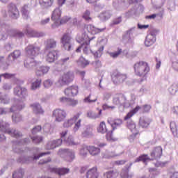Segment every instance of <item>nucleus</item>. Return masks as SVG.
<instances>
[{
	"label": "nucleus",
	"instance_id": "a878e982",
	"mask_svg": "<svg viewBox=\"0 0 178 178\" xmlns=\"http://www.w3.org/2000/svg\"><path fill=\"white\" fill-rule=\"evenodd\" d=\"M155 41H156V38L152 37L151 35H147L145 40V45L146 47H151V45H154V44H155Z\"/></svg>",
	"mask_w": 178,
	"mask_h": 178
},
{
	"label": "nucleus",
	"instance_id": "58836bf2",
	"mask_svg": "<svg viewBox=\"0 0 178 178\" xmlns=\"http://www.w3.org/2000/svg\"><path fill=\"white\" fill-rule=\"evenodd\" d=\"M177 90H178V85L176 83H174L170 87L169 92L171 93L172 95H175Z\"/></svg>",
	"mask_w": 178,
	"mask_h": 178
},
{
	"label": "nucleus",
	"instance_id": "f3484780",
	"mask_svg": "<svg viewBox=\"0 0 178 178\" xmlns=\"http://www.w3.org/2000/svg\"><path fill=\"white\" fill-rule=\"evenodd\" d=\"M9 13L10 16L13 19H17L19 17V10H17V7L15 4H10L9 7Z\"/></svg>",
	"mask_w": 178,
	"mask_h": 178
},
{
	"label": "nucleus",
	"instance_id": "dca6fc26",
	"mask_svg": "<svg viewBox=\"0 0 178 178\" xmlns=\"http://www.w3.org/2000/svg\"><path fill=\"white\" fill-rule=\"evenodd\" d=\"M62 145V139H57L56 140L49 141L47 146L46 149H54L57 147H60Z\"/></svg>",
	"mask_w": 178,
	"mask_h": 178
},
{
	"label": "nucleus",
	"instance_id": "79ce46f5",
	"mask_svg": "<svg viewBox=\"0 0 178 178\" xmlns=\"http://www.w3.org/2000/svg\"><path fill=\"white\" fill-rule=\"evenodd\" d=\"M29 6L28 5H24L21 10V12L22 13V15L25 17H29Z\"/></svg>",
	"mask_w": 178,
	"mask_h": 178
},
{
	"label": "nucleus",
	"instance_id": "2eb2a0df",
	"mask_svg": "<svg viewBox=\"0 0 178 178\" xmlns=\"http://www.w3.org/2000/svg\"><path fill=\"white\" fill-rule=\"evenodd\" d=\"M62 15V11L60 9L56 8L54 10L53 14L51 15V20L54 22L55 24H59L60 22V16Z\"/></svg>",
	"mask_w": 178,
	"mask_h": 178
},
{
	"label": "nucleus",
	"instance_id": "4c0bfd02",
	"mask_svg": "<svg viewBox=\"0 0 178 178\" xmlns=\"http://www.w3.org/2000/svg\"><path fill=\"white\" fill-rule=\"evenodd\" d=\"M74 159V153L72 151H69L65 156V161L72 162Z\"/></svg>",
	"mask_w": 178,
	"mask_h": 178
},
{
	"label": "nucleus",
	"instance_id": "20e7f679",
	"mask_svg": "<svg viewBox=\"0 0 178 178\" xmlns=\"http://www.w3.org/2000/svg\"><path fill=\"white\" fill-rule=\"evenodd\" d=\"M111 79L115 86H119V84H123L127 80V74L115 71L112 73Z\"/></svg>",
	"mask_w": 178,
	"mask_h": 178
},
{
	"label": "nucleus",
	"instance_id": "37998d69",
	"mask_svg": "<svg viewBox=\"0 0 178 178\" xmlns=\"http://www.w3.org/2000/svg\"><path fill=\"white\" fill-rule=\"evenodd\" d=\"M92 135V128L88 127L86 131L83 133V137H90V136Z\"/></svg>",
	"mask_w": 178,
	"mask_h": 178
},
{
	"label": "nucleus",
	"instance_id": "603ef678",
	"mask_svg": "<svg viewBox=\"0 0 178 178\" xmlns=\"http://www.w3.org/2000/svg\"><path fill=\"white\" fill-rule=\"evenodd\" d=\"M16 74H9V73H5L0 74V77H4V79H13V77H15Z\"/></svg>",
	"mask_w": 178,
	"mask_h": 178
},
{
	"label": "nucleus",
	"instance_id": "6ab92c4d",
	"mask_svg": "<svg viewBox=\"0 0 178 178\" xmlns=\"http://www.w3.org/2000/svg\"><path fill=\"white\" fill-rule=\"evenodd\" d=\"M80 118V113H76L72 118L69 119L63 123L64 127H71L74 124V122Z\"/></svg>",
	"mask_w": 178,
	"mask_h": 178
},
{
	"label": "nucleus",
	"instance_id": "13d9d810",
	"mask_svg": "<svg viewBox=\"0 0 178 178\" xmlns=\"http://www.w3.org/2000/svg\"><path fill=\"white\" fill-rule=\"evenodd\" d=\"M70 60V58L65 57L64 58H61L59 61L60 65H66Z\"/></svg>",
	"mask_w": 178,
	"mask_h": 178
},
{
	"label": "nucleus",
	"instance_id": "0eeeda50",
	"mask_svg": "<svg viewBox=\"0 0 178 178\" xmlns=\"http://www.w3.org/2000/svg\"><path fill=\"white\" fill-rule=\"evenodd\" d=\"M73 80H74V75H73V73L68 72L64 73L63 75L59 78L58 83L60 86H66V84H70Z\"/></svg>",
	"mask_w": 178,
	"mask_h": 178
},
{
	"label": "nucleus",
	"instance_id": "774afa93",
	"mask_svg": "<svg viewBox=\"0 0 178 178\" xmlns=\"http://www.w3.org/2000/svg\"><path fill=\"white\" fill-rule=\"evenodd\" d=\"M172 66V68L174 69V70H176L177 72H178V63L177 62H173Z\"/></svg>",
	"mask_w": 178,
	"mask_h": 178
},
{
	"label": "nucleus",
	"instance_id": "9b49d317",
	"mask_svg": "<svg viewBox=\"0 0 178 178\" xmlns=\"http://www.w3.org/2000/svg\"><path fill=\"white\" fill-rule=\"evenodd\" d=\"M58 59V51L52 50L49 51L46 54L45 60L49 63H52V62H55Z\"/></svg>",
	"mask_w": 178,
	"mask_h": 178
},
{
	"label": "nucleus",
	"instance_id": "c756f323",
	"mask_svg": "<svg viewBox=\"0 0 178 178\" xmlns=\"http://www.w3.org/2000/svg\"><path fill=\"white\" fill-rule=\"evenodd\" d=\"M49 72V67H40L38 68L35 72V74L38 76H42V74H45V73H48Z\"/></svg>",
	"mask_w": 178,
	"mask_h": 178
},
{
	"label": "nucleus",
	"instance_id": "72a5a7b5",
	"mask_svg": "<svg viewBox=\"0 0 178 178\" xmlns=\"http://www.w3.org/2000/svg\"><path fill=\"white\" fill-rule=\"evenodd\" d=\"M106 133V138L107 141H116V137L113 136V131H111V129H109V131H108V132Z\"/></svg>",
	"mask_w": 178,
	"mask_h": 178
},
{
	"label": "nucleus",
	"instance_id": "2f4dec72",
	"mask_svg": "<svg viewBox=\"0 0 178 178\" xmlns=\"http://www.w3.org/2000/svg\"><path fill=\"white\" fill-rule=\"evenodd\" d=\"M152 159L148 157V154H143L138 157L135 162H143V163H146L147 161H151Z\"/></svg>",
	"mask_w": 178,
	"mask_h": 178
},
{
	"label": "nucleus",
	"instance_id": "f704fd0d",
	"mask_svg": "<svg viewBox=\"0 0 178 178\" xmlns=\"http://www.w3.org/2000/svg\"><path fill=\"white\" fill-rule=\"evenodd\" d=\"M108 123L111 124L113 130H115V127H117V126H120V124L123 123V121L120 119H115L114 120L113 123H111V121L108 120Z\"/></svg>",
	"mask_w": 178,
	"mask_h": 178
},
{
	"label": "nucleus",
	"instance_id": "aec40b11",
	"mask_svg": "<svg viewBox=\"0 0 178 178\" xmlns=\"http://www.w3.org/2000/svg\"><path fill=\"white\" fill-rule=\"evenodd\" d=\"M151 124V120L145 117H142L139 120V126L143 129H147Z\"/></svg>",
	"mask_w": 178,
	"mask_h": 178
},
{
	"label": "nucleus",
	"instance_id": "052dcab7",
	"mask_svg": "<svg viewBox=\"0 0 178 178\" xmlns=\"http://www.w3.org/2000/svg\"><path fill=\"white\" fill-rule=\"evenodd\" d=\"M40 130H42L41 126H36L32 129V134H37V133L40 132Z\"/></svg>",
	"mask_w": 178,
	"mask_h": 178
},
{
	"label": "nucleus",
	"instance_id": "09e8293b",
	"mask_svg": "<svg viewBox=\"0 0 178 178\" xmlns=\"http://www.w3.org/2000/svg\"><path fill=\"white\" fill-rule=\"evenodd\" d=\"M79 104V100L76 99L70 98L68 100V104L70 106H76Z\"/></svg>",
	"mask_w": 178,
	"mask_h": 178
},
{
	"label": "nucleus",
	"instance_id": "f8f14e48",
	"mask_svg": "<svg viewBox=\"0 0 178 178\" xmlns=\"http://www.w3.org/2000/svg\"><path fill=\"white\" fill-rule=\"evenodd\" d=\"M162 147L157 146L154 147L152 152L150 153V156L152 157V160L158 159V158H161L162 156Z\"/></svg>",
	"mask_w": 178,
	"mask_h": 178
},
{
	"label": "nucleus",
	"instance_id": "ea45409f",
	"mask_svg": "<svg viewBox=\"0 0 178 178\" xmlns=\"http://www.w3.org/2000/svg\"><path fill=\"white\" fill-rule=\"evenodd\" d=\"M101 115H102V110H99L98 115H95V113L92 112L88 113V116H89V118H91L92 119H97L98 118H100Z\"/></svg>",
	"mask_w": 178,
	"mask_h": 178
},
{
	"label": "nucleus",
	"instance_id": "3c124183",
	"mask_svg": "<svg viewBox=\"0 0 178 178\" xmlns=\"http://www.w3.org/2000/svg\"><path fill=\"white\" fill-rule=\"evenodd\" d=\"M152 106L149 104H145L143 106V113H148L152 109Z\"/></svg>",
	"mask_w": 178,
	"mask_h": 178
},
{
	"label": "nucleus",
	"instance_id": "a18cd8bd",
	"mask_svg": "<svg viewBox=\"0 0 178 178\" xmlns=\"http://www.w3.org/2000/svg\"><path fill=\"white\" fill-rule=\"evenodd\" d=\"M66 141L68 145H77L79 144V143L74 142V139H73V136H68Z\"/></svg>",
	"mask_w": 178,
	"mask_h": 178
},
{
	"label": "nucleus",
	"instance_id": "864d4df0",
	"mask_svg": "<svg viewBox=\"0 0 178 178\" xmlns=\"http://www.w3.org/2000/svg\"><path fill=\"white\" fill-rule=\"evenodd\" d=\"M80 127H81V120H79L75 122V125L73 128L74 131H77Z\"/></svg>",
	"mask_w": 178,
	"mask_h": 178
},
{
	"label": "nucleus",
	"instance_id": "4be33fe9",
	"mask_svg": "<svg viewBox=\"0 0 178 178\" xmlns=\"http://www.w3.org/2000/svg\"><path fill=\"white\" fill-rule=\"evenodd\" d=\"M87 178H98V170L96 167H93L88 170L86 172Z\"/></svg>",
	"mask_w": 178,
	"mask_h": 178
},
{
	"label": "nucleus",
	"instance_id": "4d7b16f0",
	"mask_svg": "<svg viewBox=\"0 0 178 178\" xmlns=\"http://www.w3.org/2000/svg\"><path fill=\"white\" fill-rule=\"evenodd\" d=\"M13 59H17L22 55V53L19 50H15L14 52L11 54Z\"/></svg>",
	"mask_w": 178,
	"mask_h": 178
},
{
	"label": "nucleus",
	"instance_id": "ddd939ff",
	"mask_svg": "<svg viewBox=\"0 0 178 178\" xmlns=\"http://www.w3.org/2000/svg\"><path fill=\"white\" fill-rule=\"evenodd\" d=\"M85 29L88 33H92L93 34H99V33H104L106 30V27L102 29L95 28L94 26L89 24L85 26Z\"/></svg>",
	"mask_w": 178,
	"mask_h": 178
},
{
	"label": "nucleus",
	"instance_id": "de8ad7c7",
	"mask_svg": "<svg viewBox=\"0 0 178 178\" xmlns=\"http://www.w3.org/2000/svg\"><path fill=\"white\" fill-rule=\"evenodd\" d=\"M120 176L122 178H129L131 177V175H129V169L122 170Z\"/></svg>",
	"mask_w": 178,
	"mask_h": 178
},
{
	"label": "nucleus",
	"instance_id": "a19ab883",
	"mask_svg": "<svg viewBox=\"0 0 178 178\" xmlns=\"http://www.w3.org/2000/svg\"><path fill=\"white\" fill-rule=\"evenodd\" d=\"M41 86V80L37 79L35 82L32 83L31 89L37 90V88H40Z\"/></svg>",
	"mask_w": 178,
	"mask_h": 178
},
{
	"label": "nucleus",
	"instance_id": "412c9836",
	"mask_svg": "<svg viewBox=\"0 0 178 178\" xmlns=\"http://www.w3.org/2000/svg\"><path fill=\"white\" fill-rule=\"evenodd\" d=\"M25 34H27L28 37H35V38L44 37V33L37 32L36 31L30 30V29H27L25 31Z\"/></svg>",
	"mask_w": 178,
	"mask_h": 178
},
{
	"label": "nucleus",
	"instance_id": "7c9ffc66",
	"mask_svg": "<svg viewBox=\"0 0 178 178\" xmlns=\"http://www.w3.org/2000/svg\"><path fill=\"white\" fill-rule=\"evenodd\" d=\"M118 172L114 170H110L104 173V178H116L118 177Z\"/></svg>",
	"mask_w": 178,
	"mask_h": 178
},
{
	"label": "nucleus",
	"instance_id": "8fccbe9b",
	"mask_svg": "<svg viewBox=\"0 0 178 178\" xmlns=\"http://www.w3.org/2000/svg\"><path fill=\"white\" fill-rule=\"evenodd\" d=\"M23 170L15 172L13 174V178H22L23 177Z\"/></svg>",
	"mask_w": 178,
	"mask_h": 178
},
{
	"label": "nucleus",
	"instance_id": "5701e85b",
	"mask_svg": "<svg viewBox=\"0 0 178 178\" xmlns=\"http://www.w3.org/2000/svg\"><path fill=\"white\" fill-rule=\"evenodd\" d=\"M31 108H33V113L35 115H42L44 114V110L41 108V105L38 103H35L31 105Z\"/></svg>",
	"mask_w": 178,
	"mask_h": 178
},
{
	"label": "nucleus",
	"instance_id": "393cba45",
	"mask_svg": "<svg viewBox=\"0 0 178 178\" xmlns=\"http://www.w3.org/2000/svg\"><path fill=\"white\" fill-rule=\"evenodd\" d=\"M52 172L57 173L58 176H63V175L69 173L70 170L68 168H52Z\"/></svg>",
	"mask_w": 178,
	"mask_h": 178
},
{
	"label": "nucleus",
	"instance_id": "5fc2aeb1",
	"mask_svg": "<svg viewBox=\"0 0 178 178\" xmlns=\"http://www.w3.org/2000/svg\"><path fill=\"white\" fill-rule=\"evenodd\" d=\"M13 120L15 123H19V122H22V116H20V115H13Z\"/></svg>",
	"mask_w": 178,
	"mask_h": 178
},
{
	"label": "nucleus",
	"instance_id": "7ed1b4c3",
	"mask_svg": "<svg viewBox=\"0 0 178 178\" xmlns=\"http://www.w3.org/2000/svg\"><path fill=\"white\" fill-rule=\"evenodd\" d=\"M0 130L3 133H7L11 137H14L15 138H19V137H22V133L17 131L15 129H9V124L1 121L0 122Z\"/></svg>",
	"mask_w": 178,
	"mask_h": 178
},
{
	"label": "nucleus",
	"instance_id": "bf43d9fd",
	"mask_svg": "<svg viewBox=\"0 0 178 178\" xmlns=\"http://www.w3.org/2000/svg\"><path fill=\"white\" fill-rule=\"evenodd\" d=\"M158 34V31L156 29H152L149 31V33L147 35H151V37H154L156 38V35Z\"/></svg>",
	"mask_w": 178,
	"mask_h": 178
},
{
	"label": "nucleus",
	"instance_id": "6e6552de",
	"mask_svg": "<svg viewBox=\"0 0 178 178\" xmlns=\"http://www.w3.org/2000/svg\"><path fill=\"white\" fill-rule=\"evenodd\" d=\"M127 127L130 130L132 133L131 135V138H136L137 136L140 134V131L137 129V126L136 123L133 120H128L127 122Z\"/></svg>",
	"mask_w": 178,
	"mask_h": 178
},
{
	"label": "nucleus",
	"instance_id": "f257e3e1",
	"mask_svg": "<svg viewBox=\"0 0 178 178\" xmlns=\"http://www.w3.org/2000/svg\"><path fill=\"white\" fill-rule=\"evenodd\" d=\"M27 58L24 60L25 67L31 68L37 66V62L34 60L35 56L40 55L41 48L35 44H29L25 49Z\"/></svg>",
	"mask_w": 178,
	"mask_h": 178
},
{
	"label": "nucleus",
	"instance_id": "e433bc0d",
	"mask_svg": "<svg viewBox=\"0 0 178 178\" xmlns=\"http://www.w3.org/2000/svg\"><path fill=\"white\" fill-rule=\"evenodd\" d=\"M90 15L91 13H90V10H87L86 12L83 13L82 17L86 22H91V20H92V18L91 17Z\"/></svg>",
	"mask_w": 178,
	"mask_h": 178
},
{
	"label": "nucleus",
	"instance_id": "0e129e2a",
	"mask_svg": "<svg viewBox=\"0 0 178 178\" xmlns=\"http://www.w3.org/2000/svg\"><path fill=\"white\" fill-rule=\"evenodd\" d=\"M70 20V17H64L62 19H60V24H64V23H67Z\"/></svg>",
	"mask_w": 178,
	"mask_h": 178
},
{
	"label": "nucleus",
	"instance_id": "f03ea898",
	"mask_svg": "<svg viewBox=\"0 0 178 178\" xmlns=\"http://www.w3.org/2000/svg\"><path fill=\"white\" fill-rule=\"evenodd\" d=\"M133 67L134 74L138 77H142V79H147L148 73L151 72V67L147 61H138L134 64Z\"/></svg>",
	"mask_w": 178,
	"mask_h": 178
},
{
	"label": "nucleus",
	"instance_id": "49530a36",
	"mask_svg": "<svg viewBox=\"0 0 178 178\" xmlns=\"http://www.w3.org/2000/svg\"><path fill=\"white\" fill-rule=\"evenodd\" d=\"M31 140L34 144H40V143H42V137L41 136L31 137Z\"/></svg>",
	"mask_w": 178,
	"mask_h": 178
},
{
	"label": "nucleus",
	"instance_id": "69168bd1",
	"mask_svg": "<svg viewBox=\"0 0 178 178\" xmlns=\"http://www.w3.org/2000/svg\"><path fill=\"white\" fill-rule=\"evenodd\" d=\"M134 116V114L132 113V111L128 113L127 115L124 117V120H129V119H131Z\"/></svg>",
	"mask_w": 178,
	"mask_h": 178
},
{
	"label": "nucleus",
	"instance_id": "a211bd4d",
	"mask_svg": "<svg viewBox=\"0 0 178 178\" xmlns=\"http://www.w3.org/2000/svg\"><path fill=\"white\" fill-rule=\"evenodd\" d=\"M111 130V127L106 125L104 121L100 122L99 127H97L98 133H102V134H105V133H108Z\"/></svg>",
	"mask_w": 178,
	"mask_h": 178
},
{
	"label": "nucleus",
	"instance_id": "338daca9",
	"mask_svg": "<svg viewBox=\"0 0 178 178\" xmlns=\"http://www.w3.org/2000/svg\"><path fill=\"white\" fill-rule=\"evenodd\" d=\"M124 163H126L125 160H118V161H115V164L118 165H124Z\"/></svg>",
	"mask_w": 178,
	"mask_h": 178
},
{
	"label": "nucleus",
	"instance_id": "1a4fd4ad",
	"mask_svg": "<svg viewBox=\"0 0 178 178\" xmlns=\"http://www.w3.org/2000/svg\"><path fill=\"white\" fill-rule=\"evenodd\" d=\"M64 94L66 97H76L79 94V86L72 85L64 90Z\"/></svg>",
	"mask_w": 178,
	"mask_h": 178
},
{
	"label": "nucleus",
	"instance_id": "6e6d98bb",
	"mask_svg": "<svg viewBox=\"0 0 178 178\" xmlns=\"http://www.w3.org/2000/svg\"><path fill=\"white\" fill-rule=\"evenodd\" d=\"M52 84H54V83L49 79L44 81V86L45 87V88H49V87L52 86Z\"/></svg>",
	"mask_w": 178,
	"mask_h": 178
},
{
	"label": "nucleus",
	"instance_id": "c03bdc74",
	"mask_svg": "<svg viewBox=\"0 0 178 178\" xmlns=\"http://www.w3.org/2000/svg\"><path fill=\"white\" fill-rule=\"evenodd\" d=\"M122 52L123 51L122 50V49H118L117 51L111 52L109 54V55L111 58H118V56H119V55H120Z\"/></svg>",
	"mask_w": 178,
	"mask_h": 178
},
{
	"label": "nucleus",
	"instance_id": "473e14b6",
	"mask_svg": "<svg viewBox=\"0 0 178 178\" xmlns=\"http://www.w3.org/2000/svg\"><path fill=\"white\" fill-rule=\"evenodd\" d=\"M101 152V150L98 147H95L94 146H89V154L92 155L93 156L95 155H98Z\"/></svg>",
	"mask_w": 178,
	"mask_h": 178
},
{
	"label": "nucleus",
	"instance_id": "c9c22d12",
	"mask_svg": "<svg viewBox=\"0 0 178 178\" xmlns=\"http://www.w3.org/2000/svg\"><path fill=\"white\" fill-rule=\"evenodd\" d=\"M89 148L90 146H83L79 152L80 155H81V156H87L88 152H89Z\"/></svg>",
	"mask_w": 178,
	"mask_h": 178
},
{
	"label": "nucleus",
	"instance_id": "9d476101",
	"mask_svg": "<svg viewBox=\"0 0 178 178\" xmlns=\"http://www.w3.org/2000/svg\"><path fill=\"white\" fill-rule=\"evenodd\" d=\"M126 102H127V99L126 98V96L122 93L117 94L113 99L114 105H126Z\"/></svg>",
	"mask_w": 178,
	"mask_h": 178
},
{
	"label": "nucleus",
	"instance_id": "b1692460",
	"mask_svg": "<svg viewBox=\"0 0 178 178\" xmlns=\"http://www.w3.org/2000/svg\"><path fill=\"white\" fill-rule=\"evenodd\" d=\"M53 48H56V41L54 39H49L46 41V51H49V49H52Z\"/></svg>",
	"mask_w": 178,
	"mask_h": 178
},
{
	"label": "nucleus",
	"instance_id": "c85d7f7f",
	"mask_svg": "<svg viewBox=\"0 0 178 178\" xmlns=\"http://www.w3.org/2000/svg\"><path fill=\"white\" fill-rule=\"evenodd\" d=\"M170 130L172 132V134L175 137H178V126L175 122H171L170 124Z\"/></svg>",
	"mask_w": 178,
	"mask_h": 178
},
{
	"label": "nucleus",
	"instance_id": "bb28decb",
	"mask_svg": "<svg viewBox=\"0 0 178 178\" xmlns=\"http://www.w3.org/2000/svg\"><path fill=\"white\" fill-rule=\"evenodd\" d=\"M39 3L42 8H51L54 5V0H39Z\"/></svg>",
	"mask_w": 178,
	"mask_h": 178
},
{
	"label": "nucleus",
	"instance_id": "e2e57ef3",
	"mask_svg": "<svg viewBox=\"0 0 178 178\" xmlns=\"http://www.w3.org/2000/svg\"><path fill=\"white\" fill-rule=\"evenodd\" d=\"M120 23H122V17H118V18H115L113 21V25L120 24Z\"/></svg>",
	"mask_w": 178,
	"mask_h": 178
},
{
	"label": "nucleus",
	"instance_id": "680f3d73",
	"mask_svg": "<svg viewBox=\"0 0 178 178\" xmlns=\"http://www.w3.org/2000/svg\"><path fill=\"white\" fill-rule=\"evenodd\" d=\"M69 99H70L69 97H63L60 98L59 101L60 102H61V104H67V105H68Z\"/></svg>",
	"mask_w": 178,
	"mask_h": 178
},
{
	"label": "nucleus",
	"instance_id": "4468645a",
	"mask_svg": "<svg viewBox=\"0 0 178 178\" xmlns=\"http://www.w3.org/2000/svg\"><path fill=\"white\" fill-rule=\"evenodd\" d=\"M14 94L19 97V98H26L27 95V90L24 88L17 86L14 88Z\"/></svg>",
	"mask_w": 178,
	"mask_h": 178
},
{
	"label": "nucleus",
	"instance_id": "39448f33",
	"mask_svg": "<svg viewBox=\"0 0 178 178\" xmlns=\"http://www.w3.org/2000/svg\"><path fill=\"white\" fill-rule=\"evenodd\" d=\"M67 116V113L66 111L61 108H56L52 113V118H54L55 122H58V123L63 122Z\"/></svg>",
	"mask_w": 178,
	"mask_h": 178
},
{
	"label": "nucleus",
	"instance_id": "cd10ccee",
	"mask_svg": "<svg viewBox=\"0 0 178 178\" xmlns=\"http://www.w3.org/2000/svg\"><path fill=\"white\" fill-rule=\"evenodd\" d=\"M97 99L98 98L97 96L93 95L92 94H90L83 99V102L86 104H92V102H97Z\"/></svg>",
	"mask_w": 178,
	"mask_h": 178
},
{
	"label": "nucleus",
	"instance_id": "423d86ee",
	"mask_svg": "<svg viewBox=\"0 0 178 178\" xmlns=\"http://www.w3.org/2000/svg\"><path fill=\"white\" fill-rule=\"evenodd\" d=\"M60 42L66 51H70L72 49V35L70 33H64L61 37Z\"/></svg>",
	"mask_w": 178,
	"mask_h": 178
}]
</instances>
